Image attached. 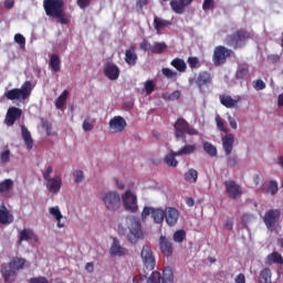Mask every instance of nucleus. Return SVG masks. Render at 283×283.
Instances as JSON below:
<instances>
[{"label": "nucleus", "mask_w": 283, "mask_h": 283, "mask_svg": "<svg viewBox=\"0 0 283 283\" xmlns=\"http://www.w3.org/2000/svg\"><path fill=\"white\" fill-rule=\"evenodd\" d=\"M118 233L125 235L130 244H136L138 240H143L140 219L135 216H127L125 221L118 226Z\"/></svg>", "instance_id": "1"}, {"label": "nucleus", "mask_w": 283, "mask_h": 283, "mask_svg": "<svg viewBox=\"0 0 283 283\" xmlns=\"http://www.w3.org/2000/svg\"><path fill=\"white\" fill-rule=\"evenodd\" d=\"M43 8L46 17L56 19L62 25H69L70 17L65 13L64 0H43Z\"/></svg>", "instance_id": "2"}, {"label": "nucleus", "mask_w": 283, "mask_h": 283, "mask_svg": "<svg viewBox=\"0 0 283 283\" xmlns=\"http://www.w3.org/2000/svg\"><path fill=\"white\" fill-rule=\"evenodd\" d=\"M133 283H174V271L171 268H165L163 273L153 271L149 277L137 274L133 277Z\"/></svg>", "instance_id": "3"}, {"label": "nucleus", "mask_w": 283, "mask_h": 283, "mask_svg": "<svg viewBox=\"0 0 283 283\" xmlns=\"http://www.w3.org/2000/svg\"><path fill=\"white\" fill-rule=\"evenodd\" d=\"M174 134L176 140H187L188 136H199L200 132L191 126L187 119L179 117L174 124Z\"/></svg>", "instance_id": "4"}, {"label": "nucleus", "mask_w": 283, "mask_h": 283, "mask_svg": "<svg viewBox=\"0 0 283 283\" xmlns=\"http://www.w3.org/2000/svg\"><path fill=\"white\" fill-rule=\"evenodd\" d=\"M253 39V34L247 29L237 30L234 33L228 35L226 38V43L233 50H238L239 48H244L247 45V41Z\"/></svg>", "instance_id": "5"}, {"label": "nucleus", "mask_w": 283, "mask_h": 283, "mask_svg": "<svg viewBox=\"0 0 283 283\" xmlns=\"http://www.w3.org/2000/svg\"><path fill=\"white\" fill-rule=\"evenodd\" d=\"M32 94V82L25 81L20 88H12L4 93L8 101H28Z\"/></svg>", "instance_id": "6"}, {"label": "nucleus", "mask_w": 283, "mask_h": 283, "mask_svg": "<svg viewBox=\"0 0 283 283\" xmlns=\"http://www.w3.org/2000/svg\"><path fill=\"white\" fill-rule=\"evenodd\" d=\"M148 216H151L155 224H163V222H165V210L160 208H153L149 206H145L142 211L143 222L147 220Z\"/></svg>", "instance_id": "7"}, {"label": "nucleus", "mask_w": 283, "mask_h": 283, "mask_svg": "<svg viewBox=\"0 0 283 283\" xmlns=\"http://www.w3.org/2000/svg\"><path fill=\"white\" fill-rule=\"evenodd\" d=\"M102 201L108 211H118L120 209V195L116 191L104 193Z\"/></svg>", "instance_id": "8"}, {"label": "nucleus", "mask_w": 283, "mask_h": 283, "mask_svg": "<svg viewBox=\"0 0 283 283\" xmlns=\"http://www.w3.org/2000/svg\"><path fill=\"white\" fill-rule=\"evenodd\" d=\"M140 258L147 271H154V269H156V256L149 245H144L142 248Z\"/></svg>", "instance_id": "9"}, {"label": "nucleus", "mask_w": 283, "mask_h": 283, "mask_svg": "<svg viewBox=\"0 0 283 283\" xmlns=\"http://www.w3.org/2000/svg\"><path fill=\"white\" fill-rule=\"evenodd\" d=\"M122 201L125 211H129L130 213H136V211H138V197H136L132 190H127L122 196Z\"/></svg>", "instance_id": "10"}, {"label": "nucleus", "mask_w": 283, "mask_h": 283, "mask_svg": "<svg viewBox=\"0 0 283 283\" xmlns=\"http://www.w3.org/2000/svg\"><path fill=\"white\" fill-rule=\"evenodd\" d=\"M226 187V196L231 200H238V198H242V186L235 182V180H226L223 182Z\"/></svg>", "instance_id": "11"}, {"label": "nucleus", "mask_w": 283, "mask_h": 283, "mask_svg": "<svg viewBox=\"0 0 283 283\" xmlns=\"http://www.w3.org/2000/svg\"><path fill=\"white\" fill-rule=\"evenodd\" d=\"M233 54L232 50L227 49V46L219 45L214 48L212 55V61L216 66L223 65L227 62V59Z\"/></svg>", "instance_id": "12"}, {"label": "nucleus", "mask_w": 283, "mask_h": 283, "mask_svg": "<svg viewBox=\"0 0 283 283\" xmlns=\"http://www.w3.org/2000/svg\"><path fill=\"white\" fill-rule=\"evenodd\" d=\"M282 218V210L280 209H270L264 213L263 222L266 229H273Z\"/></svg>", "instance_id": "13"}, {"label": "nucleus", "mask_w": 283, "mask_h": 283, "mask_svg": "<svg viewBox=\"0 0 283 283\" xmlns=\"http://www.w3.org/2000/svg\"><path fill=\"white\" fill-rule=\"evenodd\" d=\"M195 83L197 87L202 92L205 87H209L213 83V76L209 71H201L198 73Z\"/></svg>", "instance_id": "14"}, {"label": "nucleus", "mask_w": 283, "mask_h": 283, "mask_svg": "<svg viewBox=\"0 0 283 283\" xmlns=\"http://www.w3.org/2000/svg\"><path fill=\"white\" fill-rule=\"evenodd\" d=\"M21 116H23V111L17 106H11L7 111L4 123L8 127H12Z\"/></svg>", "instance_id": "15"}, {"label": "nucleus", "mask_w": 283, "mask_h": 283, "mask_svg": "<svg viewBox=\"0 0 283 283\" xmlns=\"http://www.w3.org/2000/svg\"><path fill=\"white\" fill-rule=\"evenodd\" d=\"M180 218V211L174 207H167L165 209V220L168 227H176L178 219Z\"/></svg>", "instance_id": "16"}, {"label": "nucleus", "mask_w": 283, "mask_h": 283, "mask_svg": "<svg viewBox=\"0 0 283 283\" xmlns=\"http://www.w3.org/2000/svg\"><path fill=\"white\" fill-rule=\"evenodd\" d=\"M108 125L113 134H120V132H125V127H127V122L120 116H115L109 120Z\"/></svg>", "instance_id": "17"}, {"label": "nucleus", "mask_w": 283, "mask_h": 283, "mask_svg": "<svg viewBox=\"0 0 283 283\" xmlns=\"http://www.w3.org/2000/svg\"><path fill=\"white\" fill-rule=\"evenodd\" d=\"M45 187L50 193H59V191H61V187H63V179L61 176L56 175L45 180Z\"/></svg>", "instance_id": "18"}, {"label": "nucleus", "mask_w": 283, "mask_h": 283, "mask_svg": "<svg viewBox=\"0 0 283 283\" xmlns=\"http://www.w3.org/2000/svg\"><path fill=\"white\" fill-rule=\"evenodd\" d=\"M0 273L4 280V282L7 283H11V282H14V280H17V271L15 269L9 264H2L1 265V270H0Z\"/></svg>", "instance_id": "19"}, {"label": "nucleus", "mask_w": 283, "mask_h": 283, "mask_svg": "<svg viewBox=\"0 0 283 283\" xmlns=\"http://www.w3.org/2000/svg\"><path fill=\"white\" fill-rule=\"evenodd\" d=\"M160 1L167 2L169 0H160ZM192 2L193 0H171L170 8L172 12H175L176 14H185L186 6H191Z\"/></svg>", "instance_id": "20"}, {"label": "nucleus", "mask_w": 283, "mask_h": 283, "mask_svg": "<svg viewBox=\"0 0 283 283\" xmlns=\"http://www.w3.org/2000/svg\"><path fill=\"white\" fill-rule=\"evenodd\" d=\"M127 248H123L120 245V241L117 238H114L109 249V254L112 258H123V255H127Z\"/></svg>", "instance_id": "21"}, {"label": "nucleus", "mask_w": 283, "mask_h": 283, "mask_svg": "<svg viewBox=\"0 0 283 283\" xmlns=\"http://www.w3.org/2000/svg\"><path fill=\"white\" fill-rule=\"evenodd\" d=\"M221 143L226 156H231L233 151V145L235 143V135L227 133L226 136L221 138Z\"/></svg>", "instance_id": "22"}, {"label": "nucleus", "mask_w": 283, "mask_h": 283, "mask_svg": "<svg viewBox=\"0 0 283 283\" xmlns=\"http://www.w3.org/2000/svg\"><path fill=\"white\" fill-rule=\"evenodd\" d=\"M104 74L109 81H116L118 80V76H120V69H118L116 64L107 62L104 65Z\"/></svg>", "instance_id": "23"}, {"label": "nucleus", "mask_w": 283, "mask_h": 283, "mask_svg": "<svg viewBox=\"0 0 283 283\" xmlns=\"http://www.w3.org/2000/svg\"><path fill=\"white\" fill-rule=\"evenodd\" d=\"M159 249L166 258H171V255H174V247L171 245L169 239H167L165 235L159 238Z\"/></svg>", "instance_id": "24"}, {"label": "nucleus", "mask_w": 283, "mask_h": 283, "mask_svg": "<svg viewBox=\"0 0 283 283\" xmlns=\"http://www.w3.org/2000/svg\"><path fill=\"white\" fill-rule=\"evenodd\" d=\"M19 238V244L21 242H30V240H34V242H39V235L34 233L32 229H23L18 234Z\"/></svg>", "instance_id": "25"}, {"label": "nucleus", "mask_w": 283, "mask_h": 283, "mask_svg": "<svg viewBox=\"0 0 283 283\" xmlns=\"http://www.w3.org/2000/svg\"><path fill=\"white\" fill-rule=\"evenodd\" d=\"M219 99L221 105H223V107H227V109H233L238 107V102L241 101L240 96L234 99L233 97H231V95L228 94L220 95Z\"/></svg>", "instance_id": "26"}, {"label": "nucleus", "mask_w": 283, "mask_h": 283, "mask_svg": "<svg viewBox=\"0 0 283 283\" xmlns=\"http://www.w3.org/2000/svg\"><path fill=\"white\" fill-rule=\"evenodd\" d=\"M12 222H14V216L2 205L0 207V224H12Z\"/></svg>", "instance_id": "27"}, {"label": "nucleus", "mask_w": 283, "mask_h": 283, "mask_svg": "<svg viewBox=\"0 0 283 283\" xmlns=\"http://www.w3.org/2000/svg\"><path fill=\"white\" fill-rule=\"evenodd\" d=\"M125 63L130 67H134L138 63V54H136V48L132 46L125 51Z\"/></svg>", "instance_id": "28"}, {"label": "nucleus", "mask_w": 283, "mask_h": 283, "mask_svg": "<svg viewBox=\"0 0 283 283\" xmlns=\"http://www.w3.org/2000/svg\"><path fill=\"white\" fill-rule=\"evenodd\" d=\"M264 262L266 266H273V264H283V258L282 254H280V252L274 251L268 254Z\"/></svg>", "instance_id": "29"}, {"label": "nucleus", "mask_w": 283, "mask_h": 283, "mask_svg": "<svg viewBox=\"0 0 283 283\" xmlns=\"http://www.w3.org/2000/svg\"><path fill=\"white\" fill-rule=\"evenodd\" d=\"M22 138L24 140V145L27 149L30 151L34 147V139H32V134L25 126H21Z\"/></svg>", "instance_id": "30"}, {"label": "nucleus", "mask_w": 283, "mask_h": 283, "mask_svg": "<svg viewBox=\"0 0 283 283\" xmlns=\"http://www.w3.org/2000/svg\"><path fill=\"white\" fill-rule=\"evenodd\" d=\"M237 81H247L249 78V64H240L235 72Z\"/></svg>", "instance_id": "31"}, {"label": "nucleus", "mask_w": 283, "mask_h": 283, "mask_svg": "<svg viewBox=\"0 0 283 283\" xmlns=\"http://www.w3.org/2000/svg\"><path fill=\"white\" fill-rule=\"evenodd\" d=\"M273 272L269 268H264L260 271L259 283H273Z\"/></svg>", "instance_id": "32"}, {"label": "nucleus", "mask_w": 283, "mask_h": 283, "mask_svg": "<svg viewBox=\"0 0 283 283\" xmlns=\"http://www.w3.org/2000/svg\"><path fill=\"white\" fill-rule=\"evenodd\" d=\"M169 25H171V21L165 20L159 17L154 18V28L157 31V34H160V30H163L164 28H169Z\"/></svg>", "instance_id": "33"}, {"label": "nucleus", "mask_w": 283, "mask_h": 283, "mask_svg": "<svg viewBox=\"0 0 283 283\" xmlns=\"http://www.w3.org/2000/svg\"><path fill=\"white\" fill-rule=\"evenodd\" d=\"M198 146L196 144H187L177 151V156H191L196 154Z\"/></svg>", "instance_id": "34"}, {"label": "nucleus", "mask_w": 283, "mask_h": 283, "mask_svg": "<svg viewBox=\"0 0 283 283\" xmlns=\"http://www.w3.org/2000/svg\"><path fill=\"white\" fill-rule=\"evenodd\" d=\"M51 216H53L55 218V220L57 221V228L59 229H64L65 223L62 222L61 220H63V214L61 213V210L59 209V207H51L49 209Z\"/></svg>", "instance_id": "35"}, {"label": "nucleus", "mask_w": 283, "mask_h": 283, "mask_svg": "<svg viewBox=\"0 0 283 283\" xmlns=\"http://www.w3.org/2000/svg\"><path fill=\"white\" fill-rule=\"evenodd\" d=\"M170 65L177 70V72L185 73L187 72V63L180 57H176L170 62Z\"/></svg>", "instance_id": "36"}, {"label": "nucleus", "mask_w": 283, "mask_h": 283, "mask_svg": "<svg viewBox=\"0 0 283 283\" xmlns=\"http://www.w3.org/2000/svg\"><path fill=\"white\" fill-rule=\"evenodd\" d=\"M176 156H180V155H178V151L171 150L168 155H166L164 163L168 167H178V161L176 160Z\"/></svg>", "instance_id": "37"}, {"label": "nucleus", "mask_w": 283, "mask_h": 283, "mask_svg": "<svg viewBox=\"0 0 283 283\" xmlns=\"http://www.w3.org/2000/svg\"><path fill=\"white\" fill-rule=\"evenodd\" d=\"M67 96H70V92L64 90L62 94L55 101V107L57 109H63L65 107V103H67Z\"/></svg>", "instance_id": "38"}, {"label": "nucleus", "mask_w": 283, "mask_h": 283, "mask_svg": "<svg viewBox=\"0 0 283 283\" xmlns=\"http://www.w3.org/2000/svg\"><path fill=\"white\" fill-rule=\"evenodd\" d=\"M25 262V259L15 256L9 262V265L12 266L15 271H21V269H24Z\"/></svg>", "instance_id": "39"}, {"label": "nucleus", "mask_w": 283, "mask_h": 283, "mask_svg": "<svg viewBox=\"0 0 283 283\" xmlns=\"http://www.w3.org/2000/svg\"><path fill=\"white\" fill-rule=\"evenodd\" d=\"M185 180L186 182L190 184H196L198 182V170L190 168L186 174H185Z\"/></svg>", "instance_id": "40"}, {"label": "nucleus", "mask_w": 283, "mask_h": 283, "mask_svg": "<svg viewBox=\"0 0 283 283\" xmlns=\"http://www.w3.org/2000/svg\"><path fill=\"white\" fill-rule=\"evenodd\" d=\"M11 189H14V181L12 179L0 181V193H6V191H11Z\"/></svg>", "instance_id": "41"}, {"label": "nucleus", "mask_w": 283, "mask_h": 283, "mask_svg": "<svg viewBox=\"0 0 283 283\" xmlns=\"http://www.w3.org/2000/svg\"><path fill=\"white\" fill-rule=\"evenodd\" d=\"M203 150L206 154H208V156H211L212 158L218 156V148L209 142L203 143Z\"/></svg>", "instance_id": "42"}, {"label": "nucleus", "mask_w": 283, "mask_h": 283, "mask_svg": "<svg viewBox=\"0 0 283 283\" xmlns=\"http://www.w3.org/2000/svg\"><path fill=\"white\" fill-rule=\"evenodd\" d=\"M167 50V43L165 42H155L150 49L153 54H163Z\"/></svg>", "instance_id": "43"}, {"label": "nucleus", "mask_w": 283, "mask_h": 283, "mask_svg": "<svg viewBox=\"0 0 283 283\" xmlns=\"http://www.w3.org/2000/svg\"><path fill=\"white\" fill-rule=\"evenodd\" d=\"M50 66L53 72H61V59L56 54H52L50 59Z\"/></svg>", "instance_id": "44"}, {"label": "nucleus", "mask_w": 283, "mask_h": 283, "mask_svg": "<svg viewBox=\"0 0 283 283\" xmlns=\"http://www.w3.org/2000/svg\"><path fill=\"white\" fill-rule=\"evenodd\" d=\"M216 124L219 132H223L224 134H229V128L224 126V119L220 115H216Z\"/></svg>", "instance_id": "45"}, {"label": "nucleus", "mask_w": 283, "mask_h": 283, "mask_svg": "<svg viewBox=\"0 0 283 283\" xmlns=\"http://www.w3.org/2000/svg\"><path fill=\"white\" fill-rule=\"evenodd\" d=\"M161 74H164L166 76V78H171L174 81H176V78H178V72H176L169 67H164L161 70Z\"/></svg>", "instance_id": "46"}, {"label": "nucleus", "mask_w": 283, "mask_h": 283, "mask_svg": "<svg viewBox=\"0 0 283 283\" xmlns=\"http://www.w3.org/2000/svg\"><path fill=\"white\" fill-rule=\"evenodd\" d=\"M145 92L147 96L154 94V90H156V82L154 80H148L145 82Z\"/></svg>", "instance_id": "47"}, {"label": "nucleus", "mask_w": 283, "mask_h": 283, "mask_svg": "<svg viewBox=\"0 0 283 283\" xmlns=\"http://www.w3.org/2000/svg\"><path fill=\"white\" fill-rule=\"evenodd\" d=\"M95 123L96 120L91 119L90 117L85 118L82 125L84 132H92V129H94Z\"/></svg>", "instance_id": "48"}, {"label": "nucleus", "mask_w": 283, "mask_h": 283, "mask_svg": "<svg viewBox=\"0 0 283 283\" xmlns=\"http://www.w3.org/2000/svg\"><path fill=\"white\" fill-rule=\"evenodd\" d=\"M187 238V232L185 230H177L174 233V241L175 242H185V239Z\"/></svg>", "instance_id": "49"}, {"label": "nucleus", "mask_w": 283, "mask_h": 283, "mask_svg": "<svg viewBox=\"0 0 283 283\" xmlns=\"http://www.w3.org/2000/svg\"><path fill=\"white\" fill-rule=\"evenodd\" d=\"M188 64L191 70H198L200 67V60L196 56L188 57Z\"/></svg>", "instance_id": "50"}, {"label": "nucleus", "mask_w": 283, "mask_h": 283, "mask_svg": "<svg viewBox=\"0 0 283 283\" xmlns=\"http://www.w3.org/2000/svg\"><path fill=\"white\" fill-rule=\"evenodd\" d=\"M252 85H253V88L256 92H260L262 90H266V83H264V81H262V80L253 81Z\"/></svg>", "instance_id": "51"}, {"label": "nucleus", "mask_w": 283, "mask_h": 283, "mask_svg": "<svg viewBox=\"0 0 283 283\" xmlns=\"http://www.w3.org/2000/svg\"><path fill=\"white\" fill-rule=\"evenodd\" d=\"M268 191L272 195L275 196L277 193L279 188H277V181L271 180L268 187Z\"/></svg>", "instance_id": "52"}, {"label": "nucleus", "mask_w": 283, "mask_h": 283, "mask_svg": "<svg viewBox=\"0 0 283 283\" xmlns=\"http://www.w3.org/2000/svg\"><path fill=\"white\" fill-rule=\"evenodd\" d=\"M214 6H216L214 0H203L202 10H205V12L209 10H213Z\"/></svg>", "instance_id": "53"}, {"label": "nucleus", "mask_w": 283, "mask_h": 283, "mask_svg": "<svg viewBox=\"0 0 283 283\" xmlns=\"http://www.w3.org/2000/svg\"><path fill=\"white\" fill-rule=\"evenodd\" d=\"M54 171V168L52 166H48L44 171H42V176L44 180H50L52 178V172Z\"/></svg>", "instance_id": "54"}, {"label": "nucleus", "mask_w": 283, "mask_h": 283, "mask_svg": "<svg viewBox=\"0 0 283 283\" xmlns=\"http://www.w3.org/2000/svg\"><path fill=\"white\" fill-rule=\"evenodd\" d=\"M29 283H50V280L45 276H35L29 280Z\"/></svg>", "instance_id": "55"}, {"label": "nucleus", "mask_w": 283, "mask_h": 283, "mask_svg": "<svg viewBox=\"0 0 283 283\" xmlns=\"http://www.w3.org/2000/svg\"><path fill=\"white\" fill-rule=\"evenodd\" d=\"M15 43L20 44V48H25V36H23L21 33H18L14 35Z\"/></svg>", "instance_id": "56"}, {"label": "nucleus", "mask_w": 283, "mask_h": 283, "mask_svg": "<svg viewBox=\"0 0 283 283\" xmlns=\"http://www.w3.org/2000/svg\"><path fill=\"white\" fill-rule=\"evenodd\" d=\"M0 160L3 165H6V163H10V150H4L0 154Z\"/></svg>", "instance_id": "57"}, {"label": "nucleus", "mask_w": 283, "mask_h": 283, "mask_svg": "<svg viewBox=\"0 0 283 283\" xmlns=\"http://www.w3.org/2000/svg\"><path fill=\"white\" fill-rule=\"evenodd\" d=\"M227 165H228V167H235V165H238V157L237 156H229L227 158Z\"/></svg>", "instance_id": "58"}, {"label": "nucleus", "mask_w": 283, "mask_h": 283, "mask_svg": "<svg viewBox=\"0 0 283 283\" xmlns=\"http://www.w3.org/2000/svg\"><path fill=\"white\" fill-rule=\"evenodd\" d=\"M140 50H143L144 52H149V50H151V44L149 43V41L147 40H143L140 45H139Z\"/></svg>", "instance_id": "59"}, {"label": "nucleus", "mask_w": 283, "mask_h": 283, "mask_svg": "<svg viewBox=\"0 0 283 283\" xmlns=\"http://www.w3.org/2000/svg\"><path fill=\"white\" fill-rule=\"evenodd\" d=\"M150 2H151V0H137L136 8H138V10H143V8L145 6H149Z\"/></svg>", "instance_id": "60"}, {"label": "nucleus", "mask_w": 283, "mask_h": 283, "mask_svg": "<svg viewBox=\"0 0 283 283\" xmlns=\"http://www.w3.org/2000/svg\"><path fill=\"white\" fill-rule=\"evenodd\" d=\"M74 178H75V182H83V170H76L74 174H73Z\"/></svg>", "instance_id": "61"}, {"label": "nucleus", "mask_w": 283, "mask_h": 283, "mask_svg": "<svg viewBox=\"0 0 283 283\" xmlns=\"http://www.w3.org/2000/svg\"><path fill=\"white\" fill-rule=\"evenodd\" d=\"M92 0H77V6L81 8V10H85L87 6H90Z\"/></svg>", "instance_id": "62"}, {"label": "nucleus", "mask_w": 283, "mask_h": 283, "mask_svg": "<svg viewBox=\"0 0 283 283\" xmlns=\"http://www.w3.org/2000/svg\"><path fill=\"white\" fill-rule=\"evenodd\" d=\"M228 123L232 129H238V122H235V118H233V116H228Z\"/></svg>", "instance_id": "63"}, {"label": "nucleus", "mask_w": 283, "mask_h": 283, "mask_svg": "<svg viewBox=\"0 0 283 283\" xmlns=\"http://www.w3.org/2000/svg\"><path fill=\"white\" fill-rule=\"evenodd\" d=\"M234 283H247V276H244V273H240L234 279Z\"/></svg>", "instance_id": "64"}]
</instances>
